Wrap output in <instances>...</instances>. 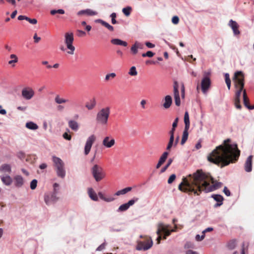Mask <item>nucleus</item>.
Returning <instances> with one entry per match:
<instances>
[{
	"label": "nucleus",
	"instance_id": "obj_4",
	"mask_svg": "<svg viewBox=\"0 0 254 254\" xmlns=\"http://www.w3.org/2000/svg\"><path fill=\"white\" fill-rule=\"evenodd\" d=\"M140 238H144V241H138L136 249L138 251H146L150 249L153 245V241L150 237L140 236Z\"/></svg>",
	"mask_w": 254,
	"mask_h": 254
},
{
	"label": "nucleus",
	"instance_id": "obj_27",
	"mask_svg": "<svg viewBox=\"0 0 254 254\" xmlns=\"http://www.w3.org/2000/svg\"><path fill=\"white\" fill-rule=\"evenodd\" d=\"M96 101L95 98L90 100L88 102L86 103L85 107L88 110H91L96 106Z\"/></svg>",
	"mask_w": 254,
	"mask_h": 254
},
{
	"label": "nucleus",
	"instance_id": "obj_37",
	"mask_svg": "<svg viewBox=\"0 0 254 254\" xmlns=\"http://www.w3.org/2000/svg\"><path fill=\"white\" fill-rule=\"evenodd\" d=\"M188 130L189 129H186L185 128V129L183 131V136L181 140V143L182 145H183L185 144V143L186 142L188 138L189 133H188Z\"/></svg>",
	"mask_w": 254,
	"mask_h": 254
},
{
	"label": "nucleus",
	"instance_id": "obj_1",
	"mask_svg": "<svg viewBox=\"0 0 254 254\" xmlns=\"http://www.w3.org/2000/svg\"><path fill=\"white\" fill-rule=\"evenodd\" d=\"M221 182L214 180L209 173L198 170L192 175H189L184 178L179 186V190L182 191L199 195L202 191L208 192L214 191L222 186Z\"/></svg>",
	"mask_w": 254,
	"mask_h": 254
},
{
	"label": "nucleus",
	"instance_id": "obj_24",
	"mask_svg": "<svg viewBox=\"0 0 254 254\" xmlns=\"http://www.w3.org/2000/svg\"><path fill=\"white\" fill-rule=\"evenodd\" d=\"M14 185L18 188L21 187L24 184V180L22 176L16 175L13 178Z\"/></svg>",
	"mask_w": 254,
	"mask_h": 254
},
{
	"label": "nucleus",
	"instance_id": "obj_32",
	"mask_svg": "<svg viewBox=\"0 0 254 254\" xmlns=\"http://www.w3.org/2000/svg\"><path fill=\"white\" fill-rule=\"evenodd\" d=\"M131 190V187H127L123 190L117 191L115 193V195L117 196H119L120 195H124L127 193V192L130 191Z\"/></svg>",
	"mask_w": 254,
	"mask_h": 254
},
{
	"label": "nucleus",
	"instance_id": "obj_20",
	"mask_svg": "<svg viewBox=\"0 0 254 254\" xmlns=\"http://www.w3.org/2000/svg\"><path fill=\"white\" fill-rule=\"evenodd\" d=\"M11 172V167L10 164H3L0 166V173L10 174Z\"/></svg>",
	"mask_w": 254,
	"mask_h": 254
},
{
	"label": "nucleus",
	"instance_id": "obj_56",
	"mask_svg": "<svg viewBox=\"0 0 254 254\" xmlns=\"http://www.w3.org/2000/svg\"><path fill=\"white\" fill-rule=\"evenodd\" d=\"M205 237V234H202L201 236L196 235L195 236V240L197 241H201Z\"/></svg>",
	"mask_w": 254,
	"mask_h": 254
},
{
	"label": "nucleus",
	"instance_id": "obj_12",
	"mask_svg": "<svg viewBox=\"0 0 254 254\" xmlns=\"http://www.w3.org/2000/svg\"><path fill=\"white\" fill-rule=\"evenodd\" d=\"M173 92L175 104L177 106H180L181 105V100L179 92V84L177 81H175L174 83Z\"/></svg>",
	"mask_w": 254,
	"mask_h": 254
},
{
	"label": "nucleus",
	"instance_id": "obj_38",
	"mask_svg": "<svg viewBox=\"0 0 254 254\" xmlns=\"http://www.w3.org/2000/svg\"><path fill=\"white\" fill-rule=\"evenodd\" d=\"M26 127L30 129L35 130L38 128V126L33 122H30L26 124Z\"/></svg>",
	"mask_w": 254,
	"mask_h": 254
},
{
	"label": "nucleus",
	"instance_id": "obj_39",
	"mask_svg": "<svg viewBox=\"0 0 254 254\" xmlns=\"http://www.w3.org/2000/svg\"><path fill=\"white\" fill-rule=\"evenodd\" d=\"M170 135V139L168 145L167 146L166 149L167 150H169L171 147H172L173 142L174 141V134H169Z\"/></svg>",
	"mask_w": 254,
	"mask_h": 254
},
{
	"label": "nucleus",
	"instance_id": "obj_25",
	"mask_svg": "<svg viewBox=\"0 0 254 254\" xmlns=\"http://www.w3.org/2000/svg\"><path fill=\"white\" fill-rule=\"evenodd\" d=\"M172 104V98L170 95H167L164 99L163 106L165 109L169 108Z\"/></svg>",
	"mask_w": 254,
	"mask_h": 254
},
{
	"label": "nucleus",
	"instance_id": "obj_21",
	"mask_svg": "<svg viewBox=\"0 0 254 254\" xmlns=\"http://www.w3.org/2000/svg\"><path fill=\"white\" fill-rule=\"evenodd\" d=\"M0 177L2 182L6 186H10L12 183V179L9 175H2Z\"/></svg>",
	"mask_w": 254,
	"mask_h": 254
},
{
	"label": "nucleus",
	"instance_id": "obj_46",
	"mask_svg": "<svg viewBox=\"0 0 254 254\" xmlns=\"http://www.w3.org/2000/svg\"><path fill=\"white\" fill-rule=\"evenodd\" d=\"M236 245V242L235 240L230 241L228 244V247L231 250L234 249Z\"/></svg>",
	"mask_w": 254,
	"mask_h": 254
},
{
	"label": "nucleus",
	"instance_id": "obj_15",
	"mask_svg": "<svg viewBox=\"0 0 254 254\" xmlns=\"http://www.w3.org/2000/svg\"><path fill=\"white\" fill-rule=\"evenodd\" d=\"M138 198H135L131 199L128 201L127 203L121 205L118 208V211L119 212L125 211L128 209L130 206H131L134 204V203L138 201Z\"/></svg>",
	"mask_w": 254,
	"mask_h": 254
},
{
	"label": "nucleus",
	"instance_id": "obj_3",
	"mask_svg": "<svg viewBox=\"0 0 254 254\" xmlns=\"http://www.w3.org/2000/svg\"><path fill=\"white\" fill-rule=\"evenodd\" d=\"M234 86L236 90L234 98V104L236 108L241 109L242 106L240 104V97L241 93L244 87L245 76L244 73L241 71H238L235 72L233 77Z\"/></svg>",
	"mask_w": 254,
	"mask_h": 254
},
{
	"label": "nucleus",
	"instance_id": "obj_61",
	"mask_svg": "<svg viewBox=\"0 0 254 254\" xmlns=\"http://www.w3.org/2000/svg\"><path fill=\"white\" fill-rule=\"evenodd\" d=\"M145 45L149 48H153L155 47V45L152 44L149 42H147L145 43Z\"/></svg>",
	"mask_w": 254,
	"mask_h": 254
},
{
	"label": "nucleus",
	"instance_id": "obj_42",
	"mask_svg": "<svg viewBox=\"0 0 254 254\" xmlns=\"http://www.w3.org/2000/svg\"><path fill=\"white\" fill-rule=\"evenodd\" d=\"M172 162H173V159L171 158H170L168 160V162H167V164L161 169V173L165 172L166 171V170L168 169V168L171 165Z\"/></svg>",
	"mask_w": 254,
	"mask_h": 254
},
{
	"label": "nucleus",
	"instance_id": "obj_5",
	"mask_svg": "<svg viewBox=\"0 0 254 254\" xmlns=\"http://www.w3.org/2000/svg\"><path fill=\"white\" fill-rule=\"evenodd\" d=\"M53 161L56 167L57 176L61 178H64L65 176L64 164V162L59 157L53 156Z\"/></svg>",
	"mask_w": 254,
	"mask_h": 254
},
{
	"label": "nucleus",
	"instance_id": "obj_17",
	"mask_svg": "<svg viewBox=\"0 0 254 254\" xmlns=\"http://www.w3.org/2000/svg\"><path fill=\"white\" fill-rule=\"evenodd\" d=\"M253 156L250 155L249 156L244 164V169L245 171L247 172H250L252 170V160H253Z\"/></svg>",
	"mask_w": 254,
	"mask_h": 254
},
{
	"label": "nucleus",
	"instance_id": "obj_57",
	"mask_svg": "<svg viewBox=\"0 0 254 254\" xmlns=\"http://www.w3.org/2000/svg\"><path fill=\"white\" fill-rule=\"evenodd\" d=\"M26 20L28 21L29 23L32 24H36L37 23V20L36 19L33 18L31 19L29 17H27Z\"/></svg>",
	"mask_w": 254,
	"mask_h": 254
},
{
	"label": "nucleus",
	"instance_id": "obj_23",
	"mask_svg": "<svg viewBox=\"0 0 254 254\" xmlns=\"http://www.w3.org/2000/svg\"><path fill=\"white\" fill-rule=\"evenodd\" d=\"M212 197L215 201H217V203L214 205L215 207H217L222 205L224 198L222 195L220 194H213L212 195Z\"/></svg>",
	"mask_w": 254,
	"mask_h": 254
},
{
	"label": "nucleus",
	"instance_id": "obj_41",
	"mask_svg": "<svg viewBox=\"0 0 254 254\" xmlns=\"http://www.w3.org/2000/svg\"><path fill=\"white\" fill-rule=\"evenodd\" d=\"M224 76H225V79L226 83L227 84L228 89L229 90L231 87V80H230V78L229 77V73H227L225 74Z\"/></svg>",
	"mask_w": 254,
	"mask_h": 254
},
{
	"label": "nucleus",
	"instance_id": "obj_52",
	"mask_svg": "<svg viewBox=\"0 0 254 254\" xmlns=\"http://www.w3.org/2000/svg\"><path fill=\"white\" fill-rule=\"evenodd\" d=\"M63 136L65 139L67 140H70L71 139V135L69 134H68L67 132H64L63 135Z\"/></svg>",
	"mask_w": 254,
	"mask_h": 254
},
{
	"label": "nucleus",
	"instance_id": "obj_48",
	"mask_svg": "<svg viewBox=\"0 0 254 254\" xmlns=\"http://www.w3.org/2000/svg\"><path fill=\"white\" fill-rule=\"evenodd\" d=\"M194 244L190 242H187L184 246L185 249L194 248Z\"/></svg>",
	"mask_w": 254,
	"mask_h": 254
},
{
	"label": "nucleus",
	"instance_id": "obj_19",
	"mask_svg": "<svg viewBox=\"0 0 254 254\" xmlns=\"http://www.w3.org/2000/svg\"><path fill=\"white\" fill-rule=\"evenodd\" d=\"M97 14H98V12L97 11H94L90 9H86L85 10H81L79 11L77 13V14L79 16L83 15V14H85L88 16H94V15H97Z\"/></svg>",
	"mask_w": 254,
	"mask_h": 254
},
{
	"label": "nucleus",
	"instance_id": "obj_60",
	"mask_svg": "<svg viewBox=\"0 0 254 254\" xmlns=\"http://www.w3.org/2000/svg\"><path fill=\"white\" fill-rule=\"evenodd\" d=\"M34 42L36 43H38L41 40V38L37 36V34H35L33 37Z\"/></svg>",
	"mask_w": 254,
	"mask_h": 254
},
{
	"label": "nucleus",
	"instance_id": "obj_59",
	"mask_svg": "<svg viewBox=\"0 0 254 254\" xmlns=\"http://www.w3.org/2000/svg\"><path fill=\"white\" fill-rule=\"evenodd\" d=\"M223 192L227 196H230L231 194L230 190L228 189V188L226 187H224Z\"/></svg>",
	"mask_w": 254,
	"mask_h": 254
},
{
	"label": "nucleus",
	"instance_id": "obj_26",
	"mask_svg": "<svg viewBox=\"0 0 254 254\" xmlns=\"http://www.w3.org/2000/svg\"><path fill=\"white\" fill-rule=\"evenodd\" d=\"M111 42L112 44L115 45H120L124 47H127V42L121 40L119 39H113L111 40Z\"/></svg>",
	"mask_w": 254,
	"mask_h": 254
},
{
	"label": "nucleus",
	"instance_id": "obj_22",
	"mask_svg": "<svg viewBox=\"0 0 254 254\" xmlns=\"http://www.w3.org/2000/svg\"><path fill=\"white\" fill-rule=\"evenodd\" d=\"M168 152H164L159 158V161L156 165V169H159L161 165L165 162L168 156Z\"/></svg>",
	"mask_w": 254,
	"mask_h": 254
},
{
	"label": "nucleus",
	"instance_id": "obj_14",
	"mask_svg": "<svg viewBox=\"0 0 254 254\" xmlns=\"http://www.w3.org/2000/svg\"><path fill=\"white\" fill-rule=\"evenodd\" d=\"M169 226L164 225L162 223H160L158 225V229L156 232L157 234H160L162 232L165 235V236L170 235L171 231L168 229Z\"/></svg>",
	"mask_w": 254,
	"mask_h": 254
},
{
	"label": "nucleus",
	"instance_id": "obj_8",
	"mask_svg": "<svg viewBox=\"0 0 254 254\" xmlns=\"http://www.w3.org/2000/svg\"><path fill=\"white\" fill-rule=\"evenodd\" d=\"M210 73L208 72H204L203 78L201 81L200 87L202 92L206 94L211 86Z\"/></svg>",
	"mask_w": 254,
	"mask_h": 254
},
{
	"label": "nucleus",
	"instance_id": "obj_64",
	"mask_svg": "<svg viewBox=\"0 0 254 254\" xmlns=\"http://www.w3.org/2000/svg\"><path fill=\"white\" fill-rule=\"evenodd\" d=\"M186 254H198V253L192 250H188L186 252Z\"/></svg>",
	"mask_w": 254,
	"mask_h": 254
},
{
	"label": "nucleus",
	"instance_id": "obj_9",
	"mask_svg": "<svg viewBox=\"0 0 254 254\" xmlns=\"http://www.w3.org/2000/svg\"><path fill=\"white\" fill-rule=\"evenodd\" d=\"M64 37V43L68 50L67 53L69 55H73L75 51V47L72 45L74 40L73 34L71 32H67L65 34Z\"/></svg>",
	"mask_w": 254,
	"mask_h": 254
},
{
	"label": "nucleus",
	"instance_id": "obj_36",
	"mask_svg": "<svg viewBox=\"0 0 254 254\" xmlns=\"http://www.w3.org/2000/svg\"><path fill=\"white\" fill-rule=\"evenodd\" d=\"M10 58L11 60L8 62V64L14 67L15 66L14 64L18 62L17 57L14 54H12L10 56Z\"/></svg>",
	"mask_w": 254,
	"mask_h": 254
},
{
	"label": "nucleus",
	"instance_id": "obj_51",
	"mask_svg": "<svg viewBox=\"0 0 254 254\" xmlns=\"http://www.w3.org/2000/svg\"><path fill=\"white\" fill-rule=\"evenodd\" d=\"M111 17L112 18V23L113 24H115L117 23L116 20V16H117V15L116 14V13H112L111 14Z\"/></svg>",
	"mask_w": 254,
	"mask_h": 254
},
{
	"label": "nucleus",
	"instance_id": "obj_13",
	"mask_svg": "<svg viewBox=\"0 0 254 254\" xmlns=\"http://www.w3.org/2000/svg\"><path fill=\"white\" fill-rule=\"evenodd\" d=\"M35 92L31 87H26L22 89L21 94L22 97L26 100H30L34 95Z\"/></svg>",
	"mask_w": 254,
	"mask_h": 254
},
{
	"label": "nucleus",
	"instance_id": "obj_55",
	"mask_svg": "<svg viewBox=\"0 0 254 254\" xmlns=\"http://www.w3.org/2000/svg\"><path fill=\"white\" fill-rule=\"evenodd\" d=\"M130 50H131V51L132 52V54L134 55L136 54L138 52L137 48L135 44L131 47Z\"/></svg>",
	"mask_w": 254,
	"mask_h": 254
},
{
	"label": "nucleus",
	"instance_id": "obj_43",
	"mask_svg": "<svg viewBox=\"0 0 254 254\" xmlns=\"http://www.w3.org/2000/svg\"><path fill=\"white\" fill-rule=\"evenodd\" d=\"M64 10H63V9H58V10H56V9H53V10H51V11H50V13L51 15H55L57 13H59V14H64Z\"/></svg>",
	"mask_w": 254,
	"mask_h": 254
},
{
	"label": "nucleus",
	"instance_id": "obj_40",
	"mask_svg": "<svg viewBox=\"0 0 254 254\" xmlns=\"http://www.w3.org/2000/svg\"><path fill=\"white\" fill-rule=\"evenodd\" d=\"M178 121H179V118H176L173 123L172 128L171 130L169 131V134H174V132L175 131L176 127H177V125H178Z\"/></svg>",
	"mask_w": 254,
	"mask_h": 254
},
{
	"label": "nucleus",
	"instance_id": "obj_44",
	"mask_svg": "<svg viewBox=\"0 0 254 254\" xmlns=\"http://www.w3.org/2000/svg\"><path fill=\"white\" fill-rule=\"evenodd\" d=\"M131 10V8L129 6H127L123 9V12L126 16H128L130 15Z\"/></svg>",
	"mask_w": 254,
	"mask_h": 254
},
{
	"label": "nucleus",
	"instance_id": "obj_49",
	"mask_svg": "<svg viewBox=\"0 0 254 254\" xmlns=\"http://www.w3.org/2000/svg\"><path fill=\"white\" fill-rule=\"evenodd\" d=\"M154 53H153L151 51H148L146 53H143L142 54V56L143 57H152L154 55Z\"/></svg>",
	"mask_w": 254,
	"mask_h": 254
},
{
	"label": "nucleus",
	"instance_id": "obj_62",
	"mask_svg": "<svg viewBox=\"0 0 254 254\" xmlns=\"http://www.w3.org/2000/svg\"><path fill=\"white\" fill-rule=\"evenodd\" d=\"M185 86L184 84L182 85L181 86V96L182 98H184L185 97Z\"/></svg>",
	"mask_w": 254,
	"mask_h": 254
},
{
	"label": "nucleus",
	"instance_id": "obj_34",
	"mask_svg": "<svg viewBox=\"0 0 254 254\" xmlns=\"http://www.w3.org/2000/svg\"><path fill=\"white\" fill-rule=\"evenodd\" d=\"M184 123L185 124L186 129H189L190 128V119H189V115L188 112H186L184 115Z\"/></svg>",
	"mask_w": 254,
	"mask_h": 254
},
{
	"label": "nucleus",
	"instance_id": "obj_35",
	"mask_svg": "<svg viewBox=\"0 0 254 254\" xmlns=\"http://www.w3.org/2000/svg\"><path fill=\"white\" fill-rule=\"evenodd\" d=\"M243 100H244V104L246 107H247L248 109L250 108L249 105V98L247 97V93L246 90L243 89Z\"/></svg>",
	"mask_w": 254,
	"mask_h": 254
},
{
	"label": "nucleus",
	"instance_id": "obj_11",
	"mask_svg": "<svg viewBox=\"0 0 254 254\" xmlns=\"http://www.w3.org/2000/svg\"><path fill=\"white\" fill-rule=\"evenodd\" d=\"M57 193H49L45 194L44 201L48 205L55 203L59 199L56 196Z\"/></svg>",
	"mask_w": 254,
	"mask_h": 254
},
{
	"label": "nucleus",
	"instance_id": "obj_16",
	"mask_svg": "<svg viewBox=\"0 0 254 254\" xmlns=\"http://www.w3.org/2000/svg\"><path fill=\"white\" fill-rule=\"evenodd\" d=\"M115 144V140L111 136H106L102 141V144L106 148H111Z\"/></svg>",
	"mask_w": 254,
	"mask_h": 254
},
{
	"label": "nucleus",
	"instance_id": "obj_6",
	"mask_svg": "<svg viewBox=\"0 0 254 254\" xmlns=\"http://www.w3.org/2000/svg\"><path fill=\"white\" fill-rule=\"evenodd\" d=\"M92 175L97 182H100L106 177V173L104 169L100 166L95 164L91 169Z\"/></svg>",
	"mask_w": 254,
	"mask_h": 254
},
{
	"label": "nucleus",
	"instance_id": "obj_2",
	"mask_svg": "<svg viewBox=\"0 0 254 254\" xmlns=\"http://www.w3.org/2000/svg\"><path fill=\"white\" fill-rule=\"evenodd\" d=\"M231 140H225L223 143L217 146L207 157L208 160L221 167L236 163L240 156V150L237 144H231Z\"/></svg>",
	"mask_w": 254,
	"mask_h": 254
},
{
	"label": "nucleus",
	"instance_id": "obj_54",
	"mask_svg": "<svg viewBox=\"0 0 254 254\" xmlns=\"http://www.w3.org/2000/svg\"><path fill=\"white\" fill-rule=\"evenodd\" d=\"M172 22L174 24H178V23L179 22V18L178 16H173L172 19Z\"/></svg>",
	"mask_w": 254,
	"mask_h": 254
},
{
	"label": "nucleus",
	"instance_id": "obj_45",
	"mask_svg": "<svg viewBox=\"0 0 254 254\" xmlns=\"http://www.w3.org/2000/svg\"><path fill=\"white\" fill-rule=\"evenodd\" d=\"M128 74L131 76H136L137 74V72L135 66H132L128 72Z\"/></svg>",
	"mask_w": 254,
	"mask_h": 254
},
{
	"label": "nucleus",
	"instance_id": "obj_47",
	"mask_svg": "<svg viewBox=\"0 0 254 254\" xmlns=\"http://www.w3.org/2000/svg\"><path fill=\"white\" fill-rule=\"evenodd\" d=\"M37 181L36 179L33 180L30 183V188L31 190H35L37 187Z\"/></svg>",
	"mask_w": 254,
	"mask_h": 254
},
{
	"label": "nucleus",
	"instance_id": "obj_7",
	"mask_svg": "<svg viewBox=\"0 0 254 254\" xmlns=\"http://www.w3.org/2000/svg\"><path fill=\"white\" fill-rule=\"evenodd\" d=\"M110 113V108L109 107L102 109L97 114L96 121L102 124H107Z\"/></svg>",
	"mask_w": 254,
	"mask_h": 254
},
{
	"label": "nucleus",
	"instance_id": "obj_28",
	"mask_svg": "<svg viewBox=\"0 0 254 254\" xmlns=\"http://www.w3.org/2000/svg\"><path fill=\"white\" fill-rule=\"evenodd\" d=\"M88 193L91 199L94 201L98 200L97 195L92 188H89L88 189Z\"/></svg>",
	"mask_w": 254,
	"mask_h": 254
},
{
	"label": "nucleus",
	"instance_id": "obj_53",
	"mask_svg": "<svg viewBox=\"0 0 254 254\" xmlns=\"http://www.w3.org/2000/svg\"><path fill=\"white\" fill-rule=\"evenodd\" d=\"M175 179H176V175L175 174L171 175L170 176L169 179L168 180V184L172 183L174 181Z\"/></svg>",
	"mask_w": 254,
	"mask_h": 254
},
{
	"label": "nucleus",
	"instance_id": "obj_58",
	"mask_svg": "<svg viewBox=\"0 0 254 254\" xmlns=\"http://www.w3.org/2000/svg\"><path fill=\"white\" fill-rule=\"evenodd\" d=\"M85 34H86V33L82 30H77V35L79 37H83L85 35Z\"/></svg>",
	"mask_w": 254,
	"mask_h": 254
},
{
	"label": "nucleus",
	"instance_id": "obj_18",
	"mask_svg": "<svg viewBox=\"0 0 254 254\" xmlns=\"http://www.w3.org/2000/svg\"><path fill=\"white\" fill-rule=\"evenodd\" d=\"M229 25L233 30L234 35H238L240 34V32L239 30V26L235 21L232 19L230 20L229 22Z\"/></svg>",
	"mask_w": 254,
	"mask_h": 254
},
{
	"label": "nucleus",
	"instance_id": "obj_33",
	"mask_svg": "<svg viewBox=\"0 0 254 254\" xmlns=\"http://www.w3.org/2000/svg\"><path fill=\"white\" fill-rule=\"evenodd\" d=\"M55 101L58 104H61L68 102V100L61 98L59 95H57L55 98Z\"/></svg>",
	"mask_w": 254,
	"mask_h": 254
},
{
	"label": "nucleus",
	"instance_id": "obj_50",
	"mask_svg": "<svg viewBox=\"0 0 254 254\" xmlns=\"http://www.w3.org/2000/svg\"><path fill=\"white\" fill-rule=\"evenodd\" d=\"M116 74L115 73H111L107 74L105 76V80L106 81H108L109 80H110V79L111 78H114L116 77Z\"/></svg>",
	"mask_w": 254,
	"mask_h": 254
},
{
	"label": "nucleus",
	"instance_id": "obj_29",
	"mask_svg": "<svg viewBox=\"0 0 254 254\" xmlns=\"http://www.w3.org/2000/svg\"><path fill=\"white\" fill-rule=\"evenodd\" d=\"M96 22L100 23L103 26L105 27L106 28H107L109 31H110L111 32L113 31L114 30V27L112 25H110L108 23L104 21L103 20L97 19L96 20Z\"/></svg>",
	"mask_w": 254,
	"mask_h": 254
},
{
	"label": "nucleus",
	"instance_id": "obj_63",
	"mask_svg": "<svg viewBox=\"0 0 254 254\" xmlns=\"http://www.w3.org/2000/svg\"><path fill=\"white\" fill-rule=\"evenodd\" d=\"M105 244H102L101 245H100L96 249V251H102L105 248Z\"/></svg>",
	"mask_w": 254,
	"mask_h": 254
},
{
	"label": "nucleus",
	"instance_id": "obj_31",
	"mask_svg": "<svg viewBox=\"0 0 254 254\" xmlns=\"http://www.w3.org/2000/svg\"><path fill=\"white\" fill-rule=\"evenodd\" d=\"M98 196L101 199L106 202H111L115 199V198L113 196H110L108 197H106L101 192H98Z\"/></svg>",
	"mask_w": 254,
	"mask_h": 254
},
{
	"label": "nucleus",
	"instance_id": "obj_10",
	"mask_svg": "<svg viewBox=\"0 0 254 254\" xmlns=\"http://www.w3.org/2000/svg\"><path fill=\"white\" fill-rule=\"evenodd\" d=\"M96 139L95 135L92 134L88 137L85 143L84 147V154L87 155L91 150L93 144L94 143Z\"/></svg>",
	"mask_w": 254,
	"mask_h": 254
},
{
	"label": "nucleus",
	"instance_id": "obj_30",
	"mask_svg": "<svg viewBox=\"0 0 254 254\" xmlns=\"http://www.w3.org/2000/svg\"><path fill=\"white\" fill-rule=\"evenodd\" d=\"M68 126L72 130L74 131H76L78 129L79 126L78 123L74 121L73 120H70L68 123Z\"/></svg>",
	"mask_w": 254,
	"mask_h": 254
}]
</instances>
